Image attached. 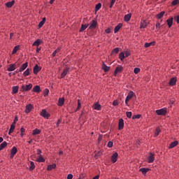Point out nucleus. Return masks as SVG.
<instances>
[{
  "label": "nucleus",
  "instance_id": "1",
  "mask_svg": "<svg viewBox=\"0 0 179 179\" xmlns=\"http://www.w3.org/2000/svg\"><path fill=\"white\" fill-rule=\"evenodd\" d=\"M156 113L157 115H166V114H167V110L166 108H164L159 110H157Z\"/></svg>",
  "mask_w": 179,
  "mask_h": 179
},
{
  "label": "nucleus",
  "instance_id": "2",
  "mask_svg": "<svg viewBox=\"0 0 179 179\" xmlns=\"http://www.w3.org/2000/svg\"><path fill=\"white\" fill-rule=\"evenodd\" d=\"M31 87H33L32 84L22 85V92H29V90H31Z\"/></svg>",
  "mask_w": 179,
  "mask_h": 179
},
{
  "label": "nucleus",
  "instance_id": "3",
  "mask_svg": "<svg viewBox=\"0 0 179 179\" xmlns=\"http://www.w3.org/2000/svg\"><path fill=\"white\" fill-rule=\"evenodd\" d=\"M124 71V68L121 66H118L115 68V72H114V75L115 76H117V73H121V72H122Z\"/></svg>",
  "mask_w": 179,
  "mask_h": 179
},
{
  "label": "nucleus",
  "instance_id": "4",
  "mask_svg": "<svg viewBox=\"0 0 179 179\" xmlns=\"http://www.w3.org/2000/svg\"><path fill=\"white\" fill-rule=\"evenodd\" d=\"M97 27V21L96 20H93L89 27L90 30H93V29H96Z\"/></svg>",
  "mask_w": 179,
  "mask_h": 179
},
{
  "label": "nucleus",
  "instance_id": "5",
  "mask_svg": "<svg viewBox=\"0 0 179 179\" xmlns=\"http://www.w3.org/2000/svg\"><path fill=\"white\" fill-rule=\"evenodd\" d=\"M15 69H16V63L10 64L7 69V71L8 72H12L15 71Z\"/></svg>",
  "mask_w": 179,
  "mask_h": 179
},
{
  "label": "nucleus",
  "instance_id": "6",
  "mask_svg": "<svg viewBox=\"0 0 179 179\" xmlns=\"http://www.w3.org/2000/svg\"><path fill=\"white\" fill-rule=\"evenodd\" d=\"M148 163H153L155 162V154L150 153L148 157Z\"/></svg>",
  "mask_w": 179,
  "mask_h": 179
},
{
  "label": "nucleus",
  "instance_id": "7",
  "mask_svg": "<svg viewBox=\"0 0 179 179\" xmlns=\"http://www.w3.org/2000/svg\"><path fill=\"white\" fill-rule=\"evenodd\" d=\"M117 159H118V153L115 152L114 154H113V155L111 156V161L113 162V163H116Z\"/></svg>",
  "mask_w": 179,
  "mask_h": 179
},
{
  "label": "nucleus",
  "instance_id": "8",
  "mask_svg": "<svg viewBox=\"0 0 179 179\" xmlns=\"http://www.w3.org/2000/svg\"><path fill=\"white\" fill-rule=\"evenodd\" d=\"M16 153H17V148H16V147H13L10 152V159H13V157Z\"/></svg>",
  "mask_w": 179,
  "mask_h": 179
},
{
  "label": "nucleus",
  "instance_id": "9",
  "mask_svg": "<svg viewBox=\"0 0 179 179\" xmlns=\"http://www.w3.org/2000/svg\"><path fill=\"white\" fill-rule=\"evenodd\" d=\"M69 67H67L66 69H64L62 75H61V78H64V76H66V75H68L69 73Z\"/></svg>",
  "mask_w": 179,
  "mask_h": 179
},
{
  "label": "nucleus",
  "instance_id": "10",
  "mask_svg": "<svg viewBox=\"0 0 179 179\" xmlns=\"http://www.w3.org/2000/svg\"><path fill=\"white\" fill-rule=\"evenodd\" d=\"M41 115L44 118H48L50 117L49 113L47 112V110H45V109L42 110Z\"/></svg>",
  "mask_w": 179,
  "mask_h": 179
},
{
  "label": "nucleus",
  "instance_id": "11",
  "mask_svg": "<svg viewBox=\"0 0 179 179\" xmlns=\"http://www.w3.org/2000/svg\"><path fill=\"white\" fill-rule=\"evenodd\" d=\"M93 108H94V110H96L98 111H100V110H101V105H100L99 103V102H96V103H94Z\"/></svg>",
  "mask_w": 179,
  "mask_h": 179
},
{
  "label": "nucleus",
  "instance_id": "12",
  "mask_svg": "<svg viewBox=\"0 0 179 179\" xmlns=\"http://www.w3.org/2000/svg\"><path fill=\"white\" fill-rule=\"evenodd\" d=\"M118 129H120V130L124 129V120L123 119L119 120Z\"/></svg>",
  "mask_w": 179,
  "mask_h": 179
},
{
  "label": "nucleus",
  "instance_id": "13",
  "mask_svg": "<svg viewBox=\"0 0 179 179\" xmlns=\"http://www.w3.org/2000/svg\"><path fill=\"white\" fill-rule=\"evenodd\" d=\"M41 71V67L38 66V65L36 64L35 66L34 67V73L35 75H37L38 72H40Z\"/></svg>",
  "mask_w": 179,
  "mask_h": 179
},
{
  "label": "nucleus",
  "instance_id": "14",
  "mask_svg": "<svg viewBox=\"0 0 179 179\" xmlns=\"http://www.w3.org/2000/svg\"><path fill=\"white\" fill-rule=\"evenodd\" d=\"M32 108H33V105H31V104L27 105L26 106L25 113L27 114H29V113H30L31 111Z\"/></svg>",
  "mask_w": 179,
  "mask_h": 179
},
{
  "label": "nucleus",
  "instance_id": "15",
  "mask_svg": "<svg viewBox=\"0 0 179 179\" xmlns=\"http://www.w3.org/2000/svg\"><path fill=\"white\" fill-rule=\"evenodd\" d=\"M65 103V98L64 97H62V98H59V101H58V106L59 107H62V106H64V103Z\"/></svg>",
  "mask_w": 179,
  "mask_h": 179
},
{
  "label": "nucleus",
  "instance_id": "16",
  "mask_svg": "<svg viewBox=\"0 0 179 179\" xmlns=\"http://www.w3.org/2000/svg\"><path fill=\"white\" fill-rule=\"evenodd\" d=\"M28 65H29V63L27 62H25L24 64H23L20 68L19 72H23V71H24V69L27 68Z\"/></svg>",
  "mask_w": 179,
  "mask_h": 179
},
{
  "label": "nucleus",
  "instance_id": "17",
  "mask_svg": "<svg viewBox=\"0 0 179 179\" xmlns=\"http://www.w3.org/2000/svg\"><path fill=\"white\" fill-rule=\"evenodd\" d=\"M177 83V79L176 78H172L169 81L170 86H174Z\"/></svg>",
  "mask_w": 179,
  "mask_h": 179
},
{
  "label": "nucleus",
  "instance_id": "18",
  "mask_svg": "<svg viewBox=\"0 0 179 179\" xmlns=\"http://www.w3.org/2000/svg\"><path fill=\"white\" fill-rule=\"evenodd\" d=\"M15 5V0H13L11 1H8L6 3V6L7 8H12V6Z\"/></svg>",
  "mask_w": 179,
  "mask_h": 179
},
{
  "label": "nucleus",
  "instance_id": "19",
  "mask_svg": "<svg viewBox=\"0 0 179 179\" xmlns=\"http://www.w3.org/2000/svg\"><path fill=\"white\" fill-rule=\"evenodd\" d=\"M121 27H122V24L121 23L118 24L114 29V33H118V31H120V29H121Z\"/></svg>",
  "mask_w": 179,
  "mask_h": 179
},
{
  "label": "nucleus",
  "instance_id": "20",
  "mask_svg": "<svg viewBox=\"0 0 179 179\" xmlns=\"http://www.w3.org/2000/svg\"><path fill=\"white\" fill-rule=\"evenodd\" d=\"M33 92H34L35 93H40V92H41V90L40 89V86L39 85H36L33 88Z\"/></svg>",
  "mask_w": 179,
  "mask_h": 179
},
{
  "label": "nucleus",
  "instance_id": "21",
  "mask_svg": "<svg viewBox=\"0 0 179 179\" xmlns=\"http://www.w3.org/2000/svg\"><path fill=\"white\" fill-rule=\"evenodd\" d=\"M131 16L132 15L131 13L124 15V22H129V20H131Z\"/></svg>",
  "mask_w": 179,
  "mask_h": 179
},
{
  "label": "nucleus",
  "instance_id": "22",
  "mask_svg": "<svg viewBox=\"0 0 179 179\" xmlns=\"http://www.w3.org/2000/svg\"><path fill=\"white\" fill-rule=\"evenodd\" d=\"M177 145H178V141H175L173 142H172L170 145H169V148L170 149H173V148H176V146H177Z\"/></svg>",
  "mask_w": 179,
  "mask_h": 179
},
{
  "label": "nucleus",
  "instance_id": "23",
  "mask_svg": "<svg viewBox=\"0 0 179 179\" xmlns=\"http://www.w3.org/2000/svg\"><path fill=\"white\" fill-rule=\"evenodd\" d=\"M134 97V92L130 91L128 94V95L127 96L126 99L127 100H131V99H132Z\"/></svg>",
  "mask_w": 179,
  "mask_h": 179
},
{
  "label": "nucleus",
  "instance_id": "24",
  "mask_svg": "<svg viewBox=\"0 0 179 179\" xmlns=\"http://www.w3.org/2000/svg\"><path fill=\"white\" fill-rule=\"evenodd\" d=\"M55 167H57V164H50V165H48V166L47 170H48V171H51V170L55 169Z\"/></svg>",
  "mask_w": 179,
  "mask_h": 179
},
{
  "label": "nucleus",
  "instance_id": "25",
  "mask_svg": "<svg viewBox=\"0 0 179 179\" xmlns=\"http://www.w3.org/2000/svg\"><path fill=\"white\" fill-rule=\"evenodd\" d=\"M102 69H103L104 72H108L110 71V66L106 65V64H103Z\"/></svg>",
  "mask_w": 179,
  "mask_h": 179
},
{
  "label": "nucleus",
  "instance_id": "26",
  "mask_svg": "<svg viewBox=\"0 0 179 179\" xmlns=\"http://www.w3.org/2000/svg\"><path fill=\"white\" fill-rule=\"evenodd\" d=\"M166 23L169 28L171 27V26H173V17L168 19Z\"/></svg>",
  "mask_w": 179,
  "mask_h": 179
},
{
  "label": "nucleus",
  "instance_id": "27",
  "mask_svg": "<svg viewBox=\"0 0 179 179\" xmlns=\"http://www.w3.org/2000/svg\"><path fill=\"white\" fill-rule=\"evenodd\" d=\"M155 44H156V42L153 41V42H150V43H145L144 45L145 48H148L149 47H150V45H155Z\"/></svg>",
  "mask_w": 179,
  "mask_h": 179
},
{
  "label": "nucleus",
  "instance_id": "28",
  "mask_svg": "<svg viewBox=\"0 0 179 179\" xmlns=\"http://www.w3.org/2000/svg\"><path fill=\"white\" fill-rule=\"evenodd\" d=\"M8 145V143H6V141H3L1 145H0V151L3 150V149H5V148H6Z\"/></svg>",
  "mask_w": 179,
  "mask_h": 179
},
{
  "label": "nucleus",
  "instance_id": "29",
  "mask_svg": "<svg viewBox=\"0 0 179 179\" xmlns=\"http://www.w3.org/2000/svg\"><path fill=\"white\" fill-rule=\"evenodd\" d=\"M87 27H89V24H82L81 28L80 29V32L82 33V31H84V30H86Z\"/></svg>",
  "mask_w": 179,
  "mask_h": 179
},
{
  "label": "nucleus",
  "instance_id": "30",
  "mask_svg": "<svg viewBox=\"0 0 179 179\" xmlns=\"http://www.w3.org/2000/svg\"><path fill=\"white\" fill-rule=\"evenodd\" d=\"M160 132H162L160 127H157L155 133V137L157 138V136H159V134H160Z\"/></svg>",
  "mask_w": 179,
  "mask_h": 179
},
{
  "label": "nucleus",
  "instance_id": "31",
  "mask_svg": "<svg viewBox=\"0 0 179 179\" xmlns=\"http://www.w3.org/2000/svg\"><path fill=\"white\" fill-rule=\"evenodd\" d=\"M119 58L120 61H124V59H125V53H124V52H120L119 55Z\"/></svg>",
  "mask_w": 179,
  "mask_h": 179
},
{
  "label": "nucleus",
  "instance_id": "32",
  "mask_svg": "<svg viewBox=\"0 0 179 179\" xmlns=\"http://www.w3.org/2000/svg\"><path fill=\"white\" fill-rule=\"evenodd\" d=\"M17 92H19V87L18 86L13 87V94H16Z\"/></svg>",
  "mask_w": 179,
  "mask_h": 179
},
{
  "label": "nucleus",
  "instance_id": "33",
  "mask_svg": "<svg viewBox=\"0 0 179 179\" xmlns=\"http://www.w3.org/2000/svg\"><path fill=\"white\" fill-rule=\"evenodd\" d=\"M140 171H141L142 174H146V173H148V171H149V169L141 168V169H140Z\"/></svg>",
  "mask_w": 179,
  "mask_h": 179
},
{
  "label": "nucleus",
  "instance_id": "34",
  "mask_svg": "<svg viewBox=\"0 0 179 179\" xmlns=\"http://www.w3.org/2000/svg\"><path fill=\"white\" fill-rule=\"evenodd\" d=\"M15 124L10 125V128L8 131V135H10V134H12L13 132V131H15Z\"/></svg>",
  "mask_w": 179,
  "mask_h": 179
},
{
  "label": "nucleus",
  "instance_id": "35",
  "mask_svg": "<svg viewBox=\"0 0 179 179\" xmlns=\"http://www.w3.org/2000/svg\"><path fill=\"white\" fill-rule=\"evenodd\" d=\"M164 13H166V12L162 11L161 13H159V14H157V19H162V18L163 17V16H164Z\"/></svg>",
  "mask_w": 179,
  "mask_h": 179
},
{
  "label": "nucleus",
  "instance_id": "36",
  "mask_svg": "<svg viewBox=\"0 0 179 179\" xmlns=\"http://www.w3.org/2000/svg\"><path fill=\"white\" fill-rule=\"evenodd\" d=\"M20 48V45H16L15 46V48L13 50L12 54H16V52H17V51H19V48Z\"/></svg>",
  "mask_w": 179,
  "mask_h": 179
},
{
  "label": "nucleus",
  "instance_id": "37",
  "mask_svg": "<svg viewBox=\"0 0 179 179\" xmlns=\"http://www.w3.org/2000/svg\"><path fill=\"white\" fill-rule=\"evenodd\" d=\"M41 134V131L38 129H36L33 130V135H40Z\"/></svg>",
  "mask_w": 179,
  "mask_h": 179
},
{
  "label": "nucleus",
  "instance_id": "38",
  "mask_svg": "<svg viewBox=\"0 0 179 179\" xmlns=\"http://www.w3.org/2000/svg\"><path fill=\"white\" fill-rule=\"evenodd\" d=\"M37 162H38V163H44V162H45V159H44V157H43V156L40 155L37 159Z\"/></svg>",
  "mask_w": 179,
  "mask_h": 179
},
{
  "label": "nucleus",
  "instance_id": "39",
  "mask_svg": "<svg viewBox=\"0 0 179 179\" xmlns=\"http://www.w3.org/2000/svg\"><path fill=\"white\" fill-rule=\"evenodd\" d=\"M40 44H41V41H40V39H38L34 42L33 45H35L36 47H38Z\"/></svg>",
  "mask_w": 179,
  "mask_h": 179
},
{
  "label": "nucleus",
  "instance_id": "40",
  "mask_svg": "<svg viewBox=\"0 0 179 179\" xmlns=\"http://www.w3.org/2000/svg\"><path fill=\"white\" fill-rule=\"evenodd\" d=\"M36 169V166L34 165V162H31L30 163V167H29V170L30 171H33V169Z\"/></svg>",
  "mask_w": 179,
  "mask_h": 179
},
{
  "label": "nucleus",
  "instance_id": "41",
  "mask_svg": "<svg viewBox=\"0 0 179 179\" xmlns=\"http://www.w3.org/2000/svg\"><path fill=\"white\" fill-rule=\"evenodd\" d=\"M60 51L61 48H58L57 49H56L52 53V57H55V55H57V54H58V52H59Z\"/></svg>",
  "mask_w": 179,
  "mask_h": 179
},
{
  "label": "nucleus",
  "instance_id": "42",
  "mask_svg": "<svg viewBox=\"0 0 179 179\" xmlns=\"http://www.w3.org/2000/svg\"><path fill=\"white\" fill-rule=\"evenodd\" d=\"M30 75V69H27L24 73L23 76H29Z\"/></svg>",
  "mask_w": 179,
  "mask_h": 179
},
{
  "label": "nucleus",
  "instance_id": "43",
  "mask_svg": "<svg viewBox=\"0 0 179 179\" xmlns=\"http://www.w3.org/2000/svg\"><path fill=\"white\" fill-rule=\"evenodd\" d=\"M50 93V90L48 89H45L43 92V96L44 97H46V96H48V94Z\"/></svg>",
  "mask_w": 179,
  "mask_h": 179
},
{
  "label": "nucleus",
  "instance_id": "44",
  "mask_svg": "<svg viewBox=\"0 0 179 179\" xmlns=\"http://www.w3.org/2000/svg\"><path fill=\"white\" fill-rule=\"evenodd\" d=\"M179 0H173L171 3L172 6H176V5H178Z\"/></svg>",
  "mask_w": 179,
  "mask_h": 179
},
{
  "label": "nucleus",
  "instance_id": "45",
  "mask_svg": "<svg viewBox=\"0 0 179 179\" xmlns=\"http://www.w3.org/2000/svg\"><path fill=\"white\" fill-rule=\"evenodd\" d=\"M146 26H148V24L146 23V22L143 21V22H141V29H145Z\"/></svg>",
  "mask_w": 179,
  "mask_h": 179
},
{
  "label": "nucleus",
  "instance_id": "46",
  "mask_svg": "<svg viewBox=\"0 0 179 179\" xmlns=\"http://www.w3.org/2000/svg\"><path fill=\"white\" fill-rule=\"evenodd\" d=\"M118 52H120V49L118 48L113 49L112 51V54H118Z\"/></svg>",
  "mask_w": 179,
  "mask_h": 179
},
{
  "label": "nucleus",
  "instance_id": "47",
  "mask_svg": "<svg viewBox=\"0 0 179 179\" xmlns=\"http://www.w3.org/2000/svg\"><path fill=\"white\" fill-rule=\"evenodd\" d=\"M101 3H100L96 4L95 6L96 10H99L101 9Z\"/></svg>",
  "mask_w": 179,
  "mask_h": 179
},
{
  "label": "nucleus",
  "instance_id": "48",
  "mask_svg": "<svg viewBox=\"0 0 179 179\" xmlns=\"http://www.w3.org/2000/svg\"><path fill=\"white\" fill-rule=\"evenodd\" d=\"M139 118H141V115H134L132 117V120H139Z\"/></svg>",
  "mask_w": 179,
  "mask_h": 179
},
{
  "label": "nucleus",
  "instance_id": "49",
  "mask_svg": "<svg viewBox=\"0 0 179 179\" xmlns=\"http://www.w3.org/2000/svg\"><path fill=\"white\" fill-rule=\"evenodd\" d=\"M80 107H82V103H80V101H78V107H77V109H76V111L80 110Z\"/></svg>",
  "mask_w": 179,
  "mask_h": 179
},
{
  "label": "nucleus",
  "instance_id": "50",
  "mask_svg": "<svg viewBox=\"0 0 179 179\" xmlns=\"http://www.w3.org/2000/svg\"><path fill=\"white\" fill-rule=\"evenodd\" d=\"M126 115L127 118H131L132 117V112H126Z\"/></svg>",
  "mask_w": 179,
  "mask_h": 179
},
{
  "label": "nucleus",
  "instance_id": "51",
  "mask_svg": "<svg viewBox=\"0 0 179 179\" xmlns=\"http://www.w3.org/2000/svg\"><path fill=\"white\" fill-rule=\"evenodd\" d=\"M134 73H136V74L139 73V72H141V69H139V68H135L134 70Z\"/></svg>",
  "mask_w": 179,
  "mask_h": 179
},
{
  "label": "nucleus",
  "instance_id": "52",
  "mask_svg": "<svg viewBox=\"0 0 179 179\" xmlns=\"http://www.w3.org/2000/svg\"><path fill=\"white\" fill-rule=\"evenodd\" d=\"M101 156V152L99 151L96 154H95L94 157L97 159L98 157H100Z\"/></svg>",
  "mask_w": 179,
  "mask_h": 179
},
{
  "label": "nucleus",
  "instance_id": "53",
  "mask_svg": "<svg viewBox=\"0 0 179 179\" xmlns=\"http://www.w3.org/2000/svg\"><path fill=\"white\" fill-rule=\"evenodd\" d=\"M113 141H109L108 143V148H113Z\"/></svg>",
  "mask_w": 179,
  "mask_h": 179
},
{
  "label": "nucleus",
  "instance_id": "54",
  "mask_svg": "<svg viewBox=\"0 0 179 179\" xmlns=\"http://www.w3.org/2000/svg\"><path fill=\"white\" fill-rule=\"evenodd\" d=\"M173 104H174V99H170L169 101V106L170 107H171V106H173Z\"/></svg>",
  "mask_w": 179,
  "mask_h": 179
},
{
  "label": "nucleus",
  "instance_id": "55",
  "mask_svg": "<svg viewBox=\"0 0 179 179\" xmlns=\"http://www.w3.org/2000/svg\"><path fill=\"white\" fill-rule=\"evenodd\" d=\"M131 55V52L128 50L125 51V56L124 57H129Z\"/></svg>",
  "mask_w": 179,
  "mask_h": 179
},
{
  "label": "nucleus",
  "instance_id": "56",
  "mask_svg": "<svg viewBox=\"0 0 179 179\" xmlns=\"http://www.w3.org/2000/svg\"><path fill=\"white\" fill-rule=\"evenodd\" d=\"M59 124H61V120H59L56 124L55 128H58L59 127Z\"/></svg>",
  "mask_w": 179,
  "mask_h": 179
},
{
  "label": "nucleus",
  "instance_id": "57",
  "mask_svg": "<svg viewBox=\"0 0 179 179\" xmlns=\"http://www.w3.org/2000/svg\"><path fill=\"white\" fill-rule=\"evenodd\" d=\"M106 33H107V34H110V33H111V29L108 28L106 29Z\"/></svg>",
  "mask_w": 179,
  "mask_h": 179
},
{
  "label": "nucleus",
  "instance_id": "58",
  "mask_svg": "<svg viewBox=\"0 0 179 179\" xmlns=\"http://www.w3.org/2000/svg\"><path fill=\"white\" fill-rule=\"evenodd\" d=\"M72 178H73V175H72V174H69V175L67 176V179H72Z\"/></svg>",
  "mask_w": 179,
  "mask_h": 179
},
{
  "label": "nucleus",
  "instance_id": "59",
  "mask_svg": "<svg viewBox=\"0 0 179 179\" xmlns=\"http://www.w3.org/2000/svg\"><path fill=\"white\" fill-rule=\"evenodd\" d=\"M44 23H45V22H44V21L41 22L39 23V24H38L39 28H41L42 26H44Z\"/></svg>",
  "mask_w": 179,
  "mask_h": 179
},
{
  "label": "nucleus",
  "instance_id": "60",
  "mask_svg": "<svg viewBox=\"0 0 179 179\" xmlns=\"http://www.w3.org/2000/svg\"><path fill=\"white\" fill-rule=\"evenodd\" d=\"M20 131H21V134H24V132H26V129L24 127H22Z\"/></svg>",
  "mask_w": 179,
  "mask_h": 179
},
{
  "label": "nucleus",
  "instance_id": "61",
  "mask_svg": "<svg viewBox=\"0 0 179 179\" xmlns=\"http://www.w3.org/2000/svg\"><path fill=\"white\" fill-rule=\"evenodd\" d=\"M113 106H117V105H118V101H114L113 102Z\"/></svg>",
  "mask_w": 179,
  "mask_h": 179
},
{
  "label": "nucleus",
  "instance_id": "62",
  "mask_svg": "<svg viewBox=\"0 0 179 179\" xmlns=\"http://www.w3.org/2000/svg\"><path fill=\"white\" fill-rule=\"evenodd\" d=\"M156 27H157V29H160V23H157L156 24Z\"/></svg>",
  "mask_w": 179,
  "mask_h": 179
},
{
  "label": "nucleus",
  "instance_id": "63",
  "mask_svg": "<svg viewBox=\"0 0 179 179\" xmlns=\"http://www.w3.org/2000/svg\"><path fill=\"white\" fill-rule=\"evenodd\" d=\"M37 155H41V150L40 149L37 150Z\"/></svg>",
  "mask_w": 179,
  "mask_h": 179
},
{
  "label": "nucleus",
  "instance_id": "64",
  "mask_svg": "<svg viewBox=\"0 0 179 179\" xmlns=\"http://www.w3.org/2000/svg\"><path fill=\"white\" fill-rule=\"evenodd\" d=\"M176 20L179 24V15L176 17Z\"/></svg>",
  "mask_w": 179,
  "mask_h": 179
}]
</instances>
